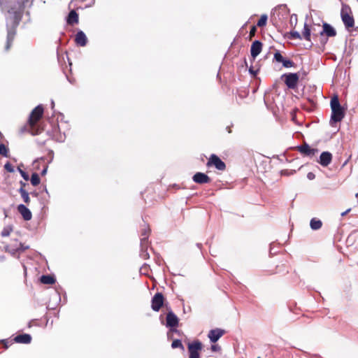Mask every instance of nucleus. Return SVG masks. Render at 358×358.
<instances>
[{
    "label": "nucleus",
    "instance_id": "obj_1",
    "mask_svg": "<svg viewBox=\"0 0 358 358\" xmlns=\"http://www.w3.org/2000/svg\"><path fill=\"white\" fill-rule=\"evenodd\" d=\"M330 106L331 108L330 124H332L333 122H341L345 116V112L339 102L337 95H334L331 98Z\"/></svg>",
    "mask_w": 358,
    "mask_h": 358
},
{
    "label": "nucleus",
    "instance_id": "obj_2",
    "mask_svg": "<svg viewBox=\"0 0 358 358\" xmlns=\"http://www.w3.org/2000/svg\"><path fill=\"white\" fill-rule=\"evenodd\" d=\"M341 20L346 29H349L355 25V20L352 15L350 7L347 4H343L341 10Z\"/></svg>",
    "mask_w": 358,
    "mask_h": 358
},
{
    "label": "nucleus",
    "instance_id": "obj_3",
    "mask_svg": "<svg viewBox=\"0 0 358 358\" xmlns=\"http://www.w3.org/2000/svg\"><path fill=\"white\" fill-rule=\"evenodd\" d=\"M43 114V108L41 105L37 106L31 113L29 117V124L31 127H34L36 123L41 119Z\"/></svg>",
    "mask_w": 358,
    "mask_h": 358
},
{
    "label": "nucleus",
    "instance_id": "obj_4",
    "mask_svg": "<svg viewBox=\"0 0 358 358\" xmlns=\"http://www.w3.org/2000/svg\"><path fill=\"white\" fill-rule=\"evenodd\" d=\"M207 166H214L219 171H224L226 165L216 155L213 154L210 155L208 162Z\"/></svg>",
    "mask_w": 358,
    "mask_h": 358
},
{
    "label": "nucleus",
    "instance_id": "obj_5",
    "mask_svg": "<svg viewBox=\"0 0 358 358\" xmlns=\"http://www.w3.org/2000/svg\"><path fill=\"white\" fill-rule=\"evenodd\" d=\"M202 348V344L200 341H196L188 344V350L189 352V358H200L199 352Z\"/></svg>",
    "mask_w": 358,
    "mask_h": 358
},
{
    "label": "nucleus",
    "instance_id": "obj_6",
    "mask_svg": "<svg viewBox=\"0 0 358 358\" xmlns=\"http://www.w3.org/2000/svg\"><path fill=\"white\" fill-rule=\"evenodd\" d=\"M285 78V83L288 88L294 89L299 80V76L296 73H290L282 75Z\"/></svg>",
    "mask_w": 358,
    "mask_h": 358
},
{
    "label": "nucleus",
    "instance_id": "obj_7",
    "mask_svg": "<svg viewBox=\"0 0 358 358\" xmlns=\"http://www.w3.org/2000/svg\"><path fill=\"white\" fill-rule=\"evenodd\" d=\"M297 148L301 154L310 157H313L318 152L317 148H311L307 143L298 146Z\"/></svg>",
    "mask_w": 358,
    "mask_h": 358
},
{
    "label": "nucleus",
    "instance_id": "obj_8",
    "mask_svg": "<svg viewBox=\"0 0 358 358\" xmlns=\"http://www.w3.org/2000/svg\"><path fill=\"white\" fill-rule=\"evenodd\" d=\"M164 303V296L162 293H157L152 299V309L159 311Z\"/></svg>",
    "mask_w": 358,
    "mask_h": 358
},
{
    "label": "nucleus",
    "instance_id": "obj_9",
    "mask_svg": "<svg viewBox=\"0 0 358 358\" xmlns=\"http://www.w3.org/2000/svg\"><path fill=\"white\" fill-rule=\"evenodd\" d=\"M332 160V155L329 152H322L317 162L322 166H327Z\"/></svg>",
    "mask_w": 358,
    "mask_h": 358
},
{
    "label": "nucleus",
    "instance_id": "obj_10",
    "mask_svg": "<svg viewBox=\"0 0 358 358\" xmlns=\"http://www.w3.org/2000/svg\"><path fill=\"white\" fill-rule=\"evenodd\" d=\"M224 334V331L221 329H212L208 333V338L212 343L217 342Z\"/></svg>",
    "mask_w": 358,
    "mask_h": 358
},
{
    "label": "nucleus",
    "instance_id": "obj_11",
    "mask_svg": "<svg viewBox=\"0 0 358 358\" xmlns=\"http://www.w3.org/2000/svg\"><path fill=\"white\" fill-rule=\"evenodd\" d=\"M322 27L323 29L320 33L321 36L325 34L327 37H334L336 35L335 29L329 24L324 22Z\"/></svg>",
    "mask_w": 358,
    "mask_h": 358
},
{
    "label": "nucleus",
    "instance_id": "obj_12",
    "mask_svg": "<svg viewBox=\"0 0 358 358\" xmlns=\"http://www.w3.org/2000/svg\"><path fill=\"white\" fill-rule=\"evenodd\" d=\"M192 180L194 182L198 184L208 183L210 181V178L206 174L201 172L195 173Z\"/></svg>",
    "mask_w": 358,
    "mask_h": 358
},
{
    "label": "nucleus",
    "instance_id": "obj_13",
    "mask_svg": "<svg viewBox=\"0 0 358 358\" xmlns=\"http://www.w3.org/2000/svg\"><path fill=\"white\" fill-rule=\"evenodd\" d=\"M178 324V317L170 311L166 315V326L169 327H176Z\"/></svg>",
    "mask_w": 358,
    "mask_h": 358
},
{
    "label": "nucleus",
    "instance_id": "obj_14",
    "mask_svg": "<svg viewBox=\"0 0 358 358\" xmlns=\"http://www.w3.org/2000/svg\"><path fill=\"white\" fill-rule=\"evenodd\" d=\"M262 49V43L259 41H255L251 45V56L255 59L259 55Z\"/></svg>",
    "mask_w": 358,
    "mask_h": 358
},
{
    "label": "nucleus",
    "instance_id": "obj_15",
    "mask_svg": "<svg viewBox=\"0 0 358 358\" xmlns=\"http://www.w3.org/2000/svg\"><path fill=\"white\" fill-rule=\"evenodd\" d=\"M17 210L22 215L24 220L29 221L31 219L32 215L31 211L24 204L18 205Z\"/></svg>",
    "mask_w": 358,
    "mask_h": 358
},
{
    "label": "nucleus",
    "instance_id": "obj_16",
    "mask_svg": "<svg viewBox=\"0 0 358 358\" xmlns=\"http://www.w3.org/2000/svg\"><path fill=\"white\" fill-rule=\"evenodd\" d=\"M75 41L80 46H85L87 43V38L85 34L83 31H79L76 35Z\"/></svg>",
    "mask_w": 358,
    "mask_h": 358
},
{
    "label": "nucleus",
    "instance_id": "obj_17",
    "mask_svg": "<svg viewBox=\"0 0 358 358\" xmlns=\"http://www.w3.org/2000/svg\"><path fill=\"white\" fill-rule=\"evenodd\" d=\"M15 341L17 343L28 344L31 341V336L27 334H20L15 338Z\"/></svg>",
    "mask_w": 358,
    "mask_h": 358
},
{
    "label": "nucleus",
    "instance_id": "obj_18",
    "mask_svg": "<svg viewBox=\"0 0 358 358\" xmlns=\"http://www.w3.org/2000/svg\"><path fill=\"white\" fill-rule=\"evenodd\" d=\"M302 39L304 38L306 41H311V31L306 22L304 23L303 30L302 31Z\"/></svg>",
    "mask_w": 358,
    "mask_h": 358
},
{
    "label": "nucleus",
    "instance_id": "obj_19",
    "mask_svg": "<svg viewBox=\"0 0 358 358\" xmlns=\"http://www.w3.org/2000/svg\"><path fill=\"white\" fill-rule=\"evenodd\" d=\"M25 185L26 184L24 182H21L22 187L20 188L19 192H20L23 201H24V203H26L27 204H29V201H30V199H29V193L24 189V187L25 186Z\"/></svg>",
    "mask_w": 358,
    "mask_h": 358
},
{
    "label": "nucleus",
    "instance_id": "obj_20",
    "mask_svg": "<svg viewBox=\"0 0 358 358\" xmlns=\"http://www.w3.org/2000/svg\"><path fill=\"white\" fill-rule=\"evenodd\" d=\"M322 226V222L320 220L315 217L312 218L310 221V227L311 229L316 231L320 229Z\"/></svg>",
    "mask_w": 358,
    "mask_h": 358
},
{
    "label": "nucleus",
    "instance_id": "obj_21",
    "mask_svg": "<svg viewBox=\"0 0 358 358\" xmlns=\"http://www.w3.org/2000/svg\"><path fill=\"white\" fill-rule=\"evenodd\" d=\"M40 280L45 285H52L55 282V278L49 275H43L41 277Z\"/></svg>",
    "mask_w": 358,
    "mask_h": 358
},
{
    "label": "nucleus",
    "instance_id": "obj_22",
    "mask_svg": "<svg viewBox=\"0 0 358 358\" xmlns=\"http://www.w3.org/2000/svg\"><path fill=\"white\" fill-rule=\"evenodd\" d=\"M67 22L70 24H73L75 23H78V15L75 10H71L68 16Z\"/></svg>",
    "mask_w": 358,
    "mask_h": 358
},
{
    "label": "nucleus",
    "instance_id": "obj_23",
    "mask_svg": "<svg viewBox=\"0 0 358 358\" xmlns=\"http://www.w3.org/2000/svg\"><path fill=\"white\" fill-rule=\"evenodd\" d=\"M267 19H268L267 15H266V14L262 15L260 17L259 20H258L257 25L259 27L265 26L266 24Z\"/></svg>",
    "mask_w": 358,
    "mask_h": 358
},
{
    "label": "nucleus",
    "instance_id": "obj_24",
    "mask_svg": "<svg viewBox=\"0 0 358 358\" xmlns=\"http://www.w3.org/2000/svg\"><path fill=\"white\" fill-rule=\"evenodd\" d=\"M289 38L302 40V36L297 31H291L289 33Z\"/></svg>",
    "mask_w": 358,
    "mask_h": 358
},
{
    "label": "nucleus",
    "instance_id": "obj_25",
    "mask_svg": "<svg viewBox=\"0 0 358 358\" xmlns=\"http://www.w3.org/2000/svg\"><path fill=\"white\" fill-rule=\"evenodd\" d=\"M31 183L34 186H36L40 183V178L36 173H32L31 176Z\"/></svg>",
    "mask_w": 358,
    "mask_h": 358
},
{
    "label": "nucleus",
    "instance_id": "obj_26",
    "mask_svg": "<svg viewBox=\"0 0 358 358\" xmlns=\"http://www.w3.org/2000/svg\"><path fill=\"white\" fill-rule=\"evenodd\" d=\"M298 19L296 14H292L290 16L289 24L292 27L295 28L297 24Z\"/></svg>",
    "mask_w": 358,
    "mask_h": 358
},
{
    "label": "nucleus",
    "instance_id": "obj_27",
    "mask_svg": "<svg viewBox=\"0 0 358 358\" xmlns=\"http://www.w3.org/2000/svg\"><path fill=\"white\" fill-rule=\"evenodd\" d=\"M171 347H172L173 348H181L182 350H184V346L182 345L181 341H180V340H179V339H176V340H174V341L172 342Z\"/></svg>",
    "mask_w": 358,
    "mask_h": 358
},
{
    "label": "nucleus",
    "instance_id": "obj_28",
    "mask_svg": "<svg viewBox=\"0 0 358 358\" xmlns=\"http://www.w3.org/2000/svg\"><path fill=\"white\" fill-rule=\"evenodd\" d=\"M8 152V149L6 148V146L3 143L0 144V155L3 157H7Z\"/></svg>",
    "mask_w": 358,
    "mask_h": 358
},
{
    "label": "nucleus",
    "instance_id": "obj_29",
    "mask_svg": "<svg viewBox=\"0 0 358 358\" xmlns=\"http://www.w3.org/2000/svg\"><path fill=\"white\" fill-rule=\"evenodd\" d=\"M282 66L285 68H291L294 66V62L289 59H284L282 62Z\"/></svg>",
    "mask_w": 358,
    "mask_h": 358
},
{
    "label": "nucleus",
    "instance_id": "obj_30",
    "mask_svg": "<svg viewBox=\"0 0 358 358\" xmlns=\"http://www.w3.org/2000/svg\"><path fill=\"white\" fill-rule=\"evenodd\" d=\"M285 58L283 57V56L281 55V53L278 51H277L275 54H274V59L277 62H280V63H282L283 59Z\"/></svg>",
    "mask_w": 358,
    "mask_h": 358
},
{
    "label": "nucleus",
    "instance_id": "obj_31",
    "mask_svg": "<svg viewBox=\"0 0 358 358\" xmlns=\"http://www.w3.org/2000/svg\"><path fill=\"white\" fill-rule=\"evenodd\" d=\"M4 169L9 173H13L14 172V169L13 167V166L9 163H6L5 165H4Z\"/></svg>",
    "mask_w": 358,
    "mask_h": 358
},
{
    "label": "nucleus",
    "instance_id": "obj_32",
    "mask_svg": "<svg viewBox=\"0 0 358 358\" xmlns=\"http://www.w3.org/2000/svg\"><path fill=\"white\" fill-rule=\"evenodd\" d=\"M18 171L21 175V176L25 180H29V175L25 172L23 170H22L20 168H18Z\"/></svg>",
    "mask_w": 358,
    "mask_h": 358
},
{
    "label": "nucleus",
    "instance_id": "obj_33",
    "mask_svg": "<svg viewBox=\"0 0 358 358\" xmlns=\"http://www.w3.org/2000/svg\"><path fill=\"white\" fill-rule=\"evenodd\" d=\"M148 234H147V232L145 231L142 234V238H141V245H145V244L146 243H145V241L148 239Z\"/></svg>",
    "mask_w": 358,
    "mask_h": 358
},
{
    "label": "nucleus",
    "instance_id": "obj_34",
    "mask_svg": "<svg viewBox=\"0 0 358 358\" xmlns=\"http://www.w3.org/2000/svg\"><path fill=\"white\" fill-rule=\"evenodd\" d=\"M10 234V229H3V230L1 231V236H8Z\"/></svg>",
    "mask_w": 358,
    "mask_h": 358
},
{
    "label": "nucleus",
    "instance_id": "obj_35",
    "mask_svg": "<svg viewBox=\"0 0 358 358\" xmlns=\"http://www.w3.org/2000/svg\"><path fill=\"white\" fill-rule=\"evenodd\" d=\"M220 347L218 345H213L211 346V350L213 352H219L220 350Z\"/></svg>",
    "mask_w": 358,
    "mask_h": 358
},
{
    "label": "nucleus",
    "instance_id": "obj_36",
    "mask_svg": "<svg viewBox=\"0 0 358 358\" xmlns=\"http://www.w3.org/2000/svg\"><path fill=\"white\" fill-rule=\"evenodd\" d=\"M141 255L144 259L149 258V253L146 250H142Z\"/></svg>",
    "mask_w": 358,
    "mask_h": 358
},
{
    "label": "nucleus",
    "instance_id": "obj_37",
    "mask_svg": "<svg viewBox=\"0 0 358 358\" xmlns=\"http://www.w3.org/2000/svg\"><path fill=\"white\" fill-rule=\"evenodd\" d=\"M315 178V174H314L313 173H312V172H309V173H308V174H307V178H308V180H313Z\"/></svg>",
    "mask_w": 358,
    "mask_h": 358
},
{
    "label": "nucleus",
    "instance_id": "obj_38",
    "mask_svg": "<svg viewBox=\"0 0 358 358\" xmlns=\"http://www.w3.org/2000/svg\"><path fill=\"white\" fill-rule=\"evenodd\" d=\"M27 248H23V247H21V248H17V250H8L9 252H14V251L15 250H18L20 252H24L25 249H27Z\"/></svg>",
    "mask_w": 358,
    "mask_h": 358
},
{
    "label": "nucleus",
    "instance_id": "obj_39",
    "mask_svg": "<svg viewBox=\"0 0 358 358\" xmlns=\"http://www.w3.org/2000/svg\"><path fill=\"white\" fill-rule=\"evenodd\" d=\"M65 139V136L64 135H59V136L57 138V141H59V142H63Z\"/></svg>",
    "mask_w": 358,
    "mask_h": 358
},
{
    "label": "nucleus",
    "instance_id": "obj_40",
    "mask_svg": "<svg viewBox=\"0 0 358 358\" xmlns=\"http://www.w3.org/2000/svg\"><path fill=\"white\" fill-rule=\"evenodd\" d=\"M47 171H48V166H46L45 169H43V170L41 171V175L42 176L45 175L47 173Z\"/></svg>",
    "mask_w": 358,
    "mask_h": 358
},
{
    "label": "nucleus",
    "instance_id": "obj_41",
    "mask_svg": "<svg viewBox=\"0 0 358 358\" xmlns=\"http://www.w3.org/2000/svg\"><path fill=\"white\" fill-rule=\"evenodd\" d=\"M350 210H351V209H350V208H349V209L346 210L345 212H343V213H341V216H345V215H347V214H348Z\"/></svg>",
    "mask_w": 358,
    "mask_h": 358
},
{
    "label": "nucleus",
    "instance_id": "obj_42",
    "mask_svg": "<svg viewBox=\"0 0 358 358\" xmlns=\"http://www.w3.org/2000/svg\"><path fill=\"white\" fill-rule=\"evenodd\" d=\"M249 71L250 73H252L253 75H255V71L252 69H250Z\"/></svg>",
    "mask_w": 358,
    "mask_h": 358
},
{
    "label": "nucleus",
    "instance_id": "obj_43",
    "mask_svg": "<svg viewBox=\"0 0 358 358\" xmlns=\"http://www.w3.org/2000/svg\"><path fill=\"white\" fill-rule=\"evenodd\" d=\"M51 106H52V108H54V106H55V102H54V101H53V100H52V101H51Z\"/></svg>",
    "mask_w": 358,
    "mask_h": 358
},
{
    "label": "nucleus",
    "instance_id": "obj_44",
    "mask_svg": "<svg viewBox=\"0 0 358 358\" xmlns=\"http://www.w3.org/2000/svg\"><path fill=\"white\" fill-rule=\"evenodd\" d=\"M271 248V250H270V254L272 255V250L275 248Z\"/></svg>",
    "mask_w": 358,
    "mask_h": 358
},
{
    "label": "nucleus",
    "instance_id": "obj_45",
    "mask_svg": "<svg viewBox=\"0 0 358 358\" xmlns=\"http://www.w3.org/2000/svg\"><path fill=\"white\" fill-rule=\"evenodd\" d=\"M355 196H356V197H358V193H357V194H355Z\"/></svg>",
    "mask_w": 358,
    "mask_h": 358
},
{
    "label": "nucleus",
    "instance_id": "obj_46",
    "mask_svg": "<svg viewBox=\"0 0 358 358\" xmlns=\"http://www.w3.org/2000/svg\"><path fill=\"white\" fill-rule=\"evenodd\" d=\"M357 1H358V0H357Z\"/></svg>",
    "mask_w": 358,
    "mask_h": 358
}]
</instances>
